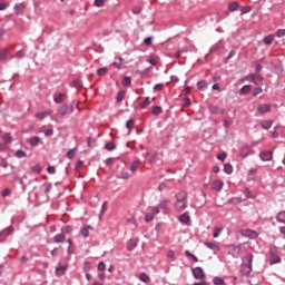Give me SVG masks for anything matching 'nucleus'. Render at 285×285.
I'll return each mask as SVG.
<instances>
[{
  "mask_svg": "<svg viewBox=\"0 0 285 285\" xmlns=\"http://www.w3.org/2000/svg\"><path fill=\"white\" fill-rule=\"evenodd\" d=\"M239 273L243 277H250V273H253V254L248 253L243 257Z\"/></svg>",
  "mask_w": 285,
  "mask_h": 285,
  "instance_id": "f257e3e1",
  "label": "nucleus"
},
{
  "mask_svg": "<svg viewBox=\"0 0 285 285\" xmlns=\"http://www.w3.org/2000/svg\"><path fill=\"white\" fill-rule=\"evenodd\" d=\"M175 198V210H177V213H184V210H186L188 206V194H186V191H179L178 194H176Z\"/></svg>",
  "mask_w": 285,
  "mask_h": 285,
  "instance_id": "f03ea898",
  "label": "nucleus"
},
{
  "mask_svg": "<svg viewBox=\"0 0 285 285\" xmlns=\"http://www.w3.org/2000/svg\"><path fill=\"white\" fill-rule=\"evenodd\" d=\"M72 112H75V106L65 104L58 109L57 117L63 119L66 115H72Z\"/></svg>",
  "mask_w": 285,
  "mask_h": 285,
  "instance_id": "7ed1b4c3",
  "label": "nucleus"
},
{
  "mask_svg": "<svg viewBox=\"0 0 285 285\" xmlns=\"http://www.w3.org/2000/svg\"><path fill=\"white\" fill-rule=\"evenodd\" d=\"M228 255H232L234 259H237L242 255V245H230L228 249Z\"/></svg>",
  "mask_w": 285,
  "mask_h": 285,
  "instance_id": "20e7f679",
  "label": "nucleus"
},
{
  "mask_svg": "<svg viewBox=\"0 0 285 285\" xmlns=\"http://www.w3.org/2000/svg\"><path fill=\"white\" fill-rule=\"evenodd\" d=\"M12 233H14L13 226H9V227L4 228L3 230H1L0 232V243L4 242L8 237H10V235H12Z\"/></svg>",
  "mask_w": 285,
  "mask_h": 285,
  "instance_id": "39448f33",
  "label": "nucleus"
},
{
  "mask_svg": "<svg viewBox=\"0 0 285 285\" xmlns=\"http://www.w3.org/2000/svg\"><path fill=\"white\" fill-rule=\"evenodd\" d=\"M247 79H250L255 86H259V83L264 81V77H262L261 73H250L247 76Z\"/></svg>",
  "mask_w": 285,
  "mask_h": 285,
  "instance_id": "423d86ee",
  "label": "nucleus"
},
{
  "mask_svg": "<svg viewBox=\"0 0 285 285\" xmlns=\"http://www.w3.org/2000/svg\"><path fill=\"white\" fill-rule=\"evenodd\" d=\"M269 257L271 264H279V262H282V258L279 257V255H277V249H271Z\"/></svg>",
  "mask_w": 285,
  "mask_h": 285,
  "instance_id": "0eeeda50",
  "label": "nucleus"
},
{
  "mask_svg": "<svg viewBox=\"0 0 285 285\" xmlns=\"http://www.w3.org/2000/svg\"><path fill=\"white\" fill-rule=\"evenodd\" d=\"M193 275L196 279H204L205 274L202 267H196L193 269Z\"/></svg>",
  "mask_w": 285,
  "mask_h": 285,
  "instance_id": "6e6552de",
  "label": "nucleus"
},
{
  "mask_svg": "<svg viewBox=\"0 0 285 285\" xmlns=\"http://www.w3.org/2000/svg\"><path fill=\"white\" fill-rule=\"evenodd\" d=\"M259 157L262 161H273V151H263Z\"/></svg>",
  "mask_w": 285,
  "mask_h": 285,
  "instance_id": "1a4fd4ad",
  "label": "nucleus"
},
{
  "mask_svg": "<svg viewBox=\"0 0 285 285\" xmlns=\"http://www.w3.org/2000/svg\"><path fill=\"white\" fill-rule=\"evenodd\" d=\"M8 57H10V59L14 58V56L8 52V49H0V61H8Z\"/></svg>",
  "mask_w": 285,
  "mask_h": 285,
  "instance_id": "9d476101",
  "label": "nucleus"
},
{
  "mask_svg": "<svg viewBox=\"0 0 285 285\" xmlns=\"http://www.w3.org/2000/svg\"><path fill=\"white\" fill-rule=\"evenodd\" d=\"M209 112L212 115H224L225 109L217 106H209Z\"/></svg>",
  "mask_w": 285,
  "mask_h": 285,
  "instance_id": "9b49d317",
  "label": "nucleus"
},
{
  "mask_svg": "<svg viewBox=\"0 0 285 285\" xmlns=\"http://www.w3.org/2000/svg\"><path fill=\"white\" fill-rule=\"evenodd\" d=\"M257 110H258L259 115H266V112H271V105H268V104L259 105L257 107Z\"/></svg>",
  "mask_w": 285,
  "mask_h": 285,
  "instance_id": "f8f14e48",
  "label": "nucleus"
},
{
  "mask_svg": "<svg viewBox=\"0 0 285 285\" xmlns=\"http://www.w3.org/2000/svg\"><path fill=\"white\" fill-rule=\"evenodd\" d=\"M14 12L16 14H23L26 12V3H18L14 6Z\"/></svg>",
  "mask_w": 285,
  "mask_h": 285,
  "instance_id": "ddd939ff",
  "label": "nucleus"
},
{
  "mask_svg": "<svg viewBox=\"0 0 285 285\" xmlns=\"http://www.w3.org/2000/svg\"><path fill=\"white\" fill-rule=\"evenodd\" d=\"M27 141L32 146H39L41 144V138L39 136H33L31 138H28Z\"/></svg>",
  "mask_w": 285,
  "mask_h": 285,
  "instance_id": "4468645a",
  "label": "nucleus"
},
{
  "mask_svg": "<svg viewBox=\"0 0 285 285\" xmlns=\"http://www.w3.org/2000/svg\"><path fill=\"white\" fill-rule=\"evenodd\" d=\"M67 271H68V266L58 265L57 268H56V275L58 277H61L62 275H66Z\"/></svg>",
  "mask_w": 285,
  "mask_h": 285,
  "instance_id": "2eb2a0df",
  "label": "nucleus"
},
{
  "mask_svg": "<svg viewBox=\"0 0 285 285\" xmlns=\"http://www.w3.org/2000/svg\"><path fill=\"white\" fill-rule=\"evenodd\" d=\"M212 188L213 190H222V188H224V181L222 180H214L213 184H212Z\"/></svg>",
  "mask_w": 285,
  "mask_h": 285,
  "instance_id": "dca6fc26",
  "label": "nucleus"
},
{
  "mask_svg": "<svg viewBox=\"0 0 285 285\" xmlns=\"http://www.w3.org/2000/svg\"><path fill=\"white\" fill-rule=\"evenodd\" d=\"M66 94H58L53 97V101L55 104H63V101H66Z\"/></svg>",
  "mask_w": 285,
  "mask_h": 285,
  "instance_id": "f3484780",
  "label": "nucleus"
},
{
  "mask_svg": "<svg viewBox=\"0 0 285 285\" xmlns=\"http://www.w3.org/2000/svg\"><path fill=\"white\" fill-rule=\"evenodd\" d=\"M178 219L180 224H190V216L188 215V213L180 215Z\"/></svg>",
  "mask_w": 285,
  "mask_h": 285,
  "instance_id": "a211bd4d",
  "label": "nucleus"
},
{
  "mask_svg": "<svg viewBox=\"0 0 285 285\" xmlns=\"http://www.w3.org/2000/svg\"><path fill=\"white\" fill-rule=\"evenodd\" d=\"M53 242L56 244H63L66 242V235L65 234H58L53 237Z\"/></svg>",
  "mask_w": 285,
  "mask_h": 285,
  "instance_id": "6ab92c4d",
  "label": "nucleus"
},
{
  "mask_svg": "<svg viewBox=\"0 0 285 285\" xmlns=\"http://www.w3.org/2000/svg\"><path fill=\"white\" fill-rule=\"evenodd\" d=\"M90 230H92V226L88 225L81 229L82 237H90Z\"/></svg>",
  "mask_w": 285,
  "mask_h": 285,
  "instance_id": "aec40b11",
  "label": "nucleus"
},
{
  "mask_svg": "<svg viewBox=\"0 0 285 285\" xmlns=\"http://www.w3.org/2000/svg\"><path fill=\"white\" fill-rule=\"evenodd\" d=\"M261 126L264 130H269L271 126H273V120H262Z\"/></svg>",
  "mask_w": 285,
  "mask_h": 285,
  "instance_id": "412c9836",
  "label": "nucleus"
},
{
  "mask_svg": "<svg viewBox=\"0 0 285 285\" xmlns=\"http://www.w3.org/2000/svg\"><path fill=\"white\" fill-rule=\"evenodd\" d=\"M248 155H250V147L248 146L243 147L240 150V157L246 158L248 157Z\"/></svg>",
  "mask_w": 285,
  "mask_h": 285,
  "instance_id": "4be33fe9",
  "label": "nucleus"
},
{
  "mask_svg": "<svg viewBox=\"0 0 285 285\" xmlns=\"http://www.w3.org/2000/svg\"><path fill=\"white\" fill-rule=\"evenodd\" d=\"M185 255L186 257H188V259H191V262H199V258H197V256H195L193 253H190V250H185Z\"/></svg>",
  "mask_w": 285,
  "mask_h": 285,
  "instance_id": "5701e85b",
  "label": "nucleus"
},
{
  "mask_svg": "<svg viewBox=\"0 0 285 285\" xmlns=\"http://www.w3.org/2000/svg\"><path fill=\"white\" fill-rule=\"evenodd\" d=\"M239 8V3L238 2H230L229 4H228V10L230 11V12H235L237 9Z\"/></svg>",
  "mask_w": 285,
  "mask_h": 285,
  "instance_id": "b1692460",
  "label": "nucleus"
},
{
  "mask_svg": "<svg viewBox=\"0 0 285 285\" xmlns=\"http://www.w3.org/2000/svg\"><path fill=\"white\" fill-rule=\"evenodd\" d=\"M139 279H140V282H144L145 284H148V282H150V276H148V274H146V273H141L139 275Z\"/></svg>",
  "mask_w": 285,
  "mask_h": 285,
  "instance_id": "393cba45",
  "label": "nucleus"
},
{
  "mask_svg": "<svg viewBox=\"0 0 285 285\" xmlns=\"http://www.w3.org/2000/svg\"><path fill=\"white\" fill-rule=\"evenodd\" d=\"M140 164H141V161L135 160V161L131 164V166H130L131 173H137V169L139 168Z\"/></svg>",
  "mask_w": 285,
  "mask_h": 285,
  "instance_id": "a878e982",
  "label": "nucleus"
},
{
  "mask_svg": "<svg viewBox=\"0 0 285 285\" xmlns=\"http://www.w3.org/2000/svg\"><path fill=\"white\" fill-rule=\"evenodd\" d=\"M224 173H226V175H233V165L230 164H225L224 165Z\"/></svg>",
  "mask_w": 285,
  "mask_h": 285,
  "instance_id": "bb28decb",
  "label": "nucleus"
},
{
  "mask_svg": "<svg viewBox=\"0 0 285 285\" xmlns=\"http://www.w3.org/2000/svg\"><path fill=\"white\" fill-rule=\"evenodd\" d=\"M198 86V90H205L206 88H208V82H206V80H200L197 82Z\"/></svg>",
  "mask_w": 285,
  "mask_h": 285,
  "instance_id": "cd10ccee",
  "label": "nucleus"
},
{
  "mask_svg": "<svg viewBox=\"0 0 285 285\" xmlns=\"http://www.w3.org/2000/svg\"><path fill=\"white\" fill-rule=\"evenodd\" d=\"M77 155V148L70 149L67 154L66 157L68 159H75V156Z\"/></svg>",
  "mask_w": 285,
  "mask_h": 285,
  "instance_id": "c85d7f7f",
  "label": "nucleus"
},
{
  "mask_svg": "<svg viewBox=\"0 0 285 285\" xmlns=\"http://www.w3.org/2000/svg\"><path fill=\"white\" fill-rule=\"evenodd\" d=\"M125 98H126V91L124 90L119 91L117 95V104H121V101H124Z\"/></svg>",
  "mask_w": 285,
  "mask_h": 285,
  "instance_id": "c756f323",
  "label": "nucleus"
},
{
  "mask_svg": "<svg viewBox=\"0 0 285 285\" xmlns=\"http://www.w3.org/2000/svg\"><path fill=\"white\" fill-rule=\"evenodd\" d=\"M277 222L285 224V212H279L276 216Z\"/></svg>",
  "mask_w": 285,
  "mask_h": 285,
  "instance_id": "7c9ffc66",
  "label": "nucleus"
},
{
  "mask_svg": "<svg viewBox=\"0 0 285 285\" xmlns=\"http://www.w3.org/2000/svg\"><path fill=\"white\" fill-rule=\"evenodd\" d=\"M252 88L250 85H246L244 86L240 90H239V95H248V92H250Z\"/></svg>",
  "mask_w": 285,
  "mask_h": 285,
  "instance_id": "2f4dec72",
  "label": "nucleus"
},
{
  "mask_svg": "<svg viewBox=\"0 0 285 285\" xmlns=\"http://www.w3.org/2000/svg\"><path fill=\"white\" fill-rule=\"evenodd\" d=\"M98 77H104V75H108V67H102L97 70Z\"/></svg>",
  "mask_w": 285,
  "mask_h": 285,
  "instance_id": "473e14b6",
  "label": "nucleus"
},
{
  "mask_svg": "<svg viewBox=\"0 0 285 285\" xmlns=\"http://www.w3.org/2000/svg\"><path fill=\"white\" fill-rule=\"evenodd\" d=\"M118 179H130V174L128 171H121L117 176Z\"/></svg>",
  "mask_w": 285,
  "mask_h": 285,
  "instance_id": "72a5a7b5",
  "label": "nucleus"
},
{
  "mask_svg": "<svg viewBox=\"0 0 285 285\" xmlns=\"http://www.w3.org/2000/svg\"><path fill=\"white\" fill-rule=\"evenodd\" d=\"M168 200H163L159 203L158 208H160V210H167L168 209Z\"/></svg>",
  "mask_w": 285,
  "mask_h": 285,
  "instance_id": "f704fd0d",
  "label": "nucleus"
},
{
  "mask_svg": "<svg viewBox=\"0 0 285 285\" xmlns=\"http://www.w3.org/2000/svg\"><path fill=\"white\" fill-rule=\"evenodd\" d=\"M163 109L159 106H155L151 110V114L155 115L156 117L161 115Z\"/></svg>",
  "mask_w": 285,
  "mask_h": 285,
  "instance_id": "c9c22d12",
  "label": "nucleus"
},
{
  "mask_svg": "<svg viewBox=\"0 0 285 285\" xmlns=\"http://www.w3.org/2000/svg\"><path fill=\"white\" fill-rule=\"evenodd\" d=\"M16 157H18V159H23V157H28V154H26V151L19 149L16 151Z\"/></svg>",
  "mask_w": 285,
  "mask_h": 285,
  "instance_id": "e433bc0d",
  "label": "nucleus"
},
{
  "mask_svg": "<svg viewBox=\"0 0 285 285\" xmlns=\"http://www.w3.org/2000/svg\"><path fill=\"white\" fill-rule=\"evenodd\" d=\"M205 246H207V248H210V250H219V246H217V244L215 243H205Z\"/></svg>",
  "mask_w": 285,
  "mask_h": 285,
  "instance_id": "4c0bfd02",
  "label": "nucleus"
},
{
  "mask_svg": "<svg viewBox=\"0 0 285 285\" xmlns=\"http://www.w3.org/2000/svg\"><path fill=\"white\" fill-rule=\"evenodd\" d=\"M213 283L215 285H224L225 284L224 278H222L219 276L214 277Z\"/></svg>",
  "mask_w": 285,
  "mask_h": 285,
  "instance_id": "58836bf2",
  "label": "nucleus"
},
{
  "mask_svg": "<svg viewBox=\"0 0 285 285\" xmlns=\"http://www.w3.org/2000/svg\"><path fill=\"white\" fill-rule=\"evenodd\" d=\"M105 148H106V150H115L116 148H117V145H115V142H107L106 145H105Z\"/></svg>",
  "mask_w": 285,
  "mask_h": 285,
  "instance_id": "ea45409f",
  "label": "nucleus"
},
{
  "mask_svg": "<svg viewBox=\"0 0 285 285\" xmlns=\"http://www.w3.org/2000/svg\"><path fill=\"white\" fill-rule=\"evenodd\" d=\"M61 233L62 234H68V233H72V226L70 225H66L61 228Z\"/></svg>",
  "mask_w": 285,
  "mask_h": 285,
  "instance_id": "a19ab883",
  "label": "nucleus"
},
{
  "mask_svg": "<svg viewBox=\"0 0 285 285\" xmlns=\"http://www.w3.org/2000/svg\"><path fill=\"white\" fill-rule=\"evenodd\" d=\"M126 128H128V130H132V128H135V119H129L126 124Z\"/></svg>",
  "mask_w": 285,
  "mask_h": 285,
  "instance_id": "79ce46f5",
  "label": "nucleus"
},
{
  "mask_svg": "<svg viewBox=\"0 0 285 285\" xmlns=\"http://www.w3.org/2000/svg\"><path fill=\"white\" fill-rule=\"evenodd\" d=\"M150 106V97H146L145 101L140 104V108H148Z\"/></svg>",
  "mask_w": 285,
  "mask_h": 285,
  "instance_id": "37998d69",
  "label": "nucleus"
},
{
  "mask_svg": "<svg viewBox=\"0 0 285 285\" xmlns=\"http://www.w3.org/2000/svg\"><path fill=\"white\" fill-rule=\"evenodd\" d=\"M72 86L73 88H77V90H81L82 86H81V80H73L72 81Z\"/></svg>",
  "mask_w": 285,
  "mask_h": 285,
  "instance_id": "c03bdc74",
  "label": "nucleus"
},
{
  "mask_svg": "<svg viewBox=\"0 0 285 285\" xmlns=\"http://www.w3.org/2000/svg\"><path fill=\"white\" fill-rule=\"evenodd\" d=\"M3 141L4 144H10V141H12V136L10 134H4L3 135Z\"/></svg>",
  "mask_w": 285,
  "mask_h": 285,
  "instance_id": "a18cd8bd",
  "label": "nucleus"
},
{
  "mask_svg": "<svg viewBox=\"0 0 285 285\" xmlns=\"http://www.w3.org/2000/svg\"><path fill=\"white\" fill-rule=\"evenodd\" d=\"M265 46H271L273 43V36H267L264 38Z\"/></svg>",
  "mask_w": 285,
  "mask_h": 285,
  "instance_id": "49530a36",
  "label": "nucleus"
},
{
  "mask_svg": "<svg viewBox=\"0 0 285 285\" xmlns=\"http://www.w3.org/2000/svg\"><path fill=\"white\" fill-rule=\"evenodd\" d=\"M130 83H132V80L130 79V77H125L122 79V86L128 87V86H130Z\"/></svg>",
  "mask_w": 285,
  "mask_h": 285,
  "instance_id": "de8ad7c7",
  "label": "nucleus"
},
{
  "mask_svg": "<svg viewBox=\"0 0 285 285\" xmlns=\"http://www.w3.org/2000/svg\"><path fill=\"white\" fill-rule=\"evenodd\" d=\"M32 173L39 174L41 173L42 168L41 165H35L33 167H31Z\"/></svg>",
  "mask_w": 285,
  "mask_h": 285,
  "instance_id": "09e8293b",
  "label": "nucleus"
},
{
  "mask_svg": "<svg viewBox=\"0 0 285 285\" xmlns=\"http://www.w3.org/2000/svg\"><path fill=\"white\" fill-rule=\"evenodd\" d=\"M46 115H50V111L36 114L37 119H46Z\"/></svg>",
  "mask_w": 285,
  "mask_h": 285,
  "instance_id": "8fccbe9b",
  "label": "nucleus"
},
{
  "mask_svg": "<svg viewBox=\"0 0 285 285\" xmlns=\"http://www.w3.org/2000/svg\"><path fill=\"white\" fill-rule=\"evenodd\" d=\"M159 157L158 153H154L151 155V158L149 159V164H155L157 161V158Z\"/></svg>",
  "mask_w": 285,
  "mask_h": 285,
  "instance_id": "3c124183",
  "label": "nucleus"
},
{
  "mask_svg": "<svg viewBox=\"0 0 285 285\" xmlns=\"http://www.w3.org/2000/svg\"><path fill=\"white\" fill-rule=\"evenodd\" d=\"M2 197H10L12 195V191L9 188H6L1 193Z\"/></svg>",
  "mask_w": 285,
  "mask_h": 285,
  "instance_id": "603ef678",
  "label": "nucleus"
},
{
  "mask_svg": "<svg viewBox=\"0 0 285 285\" xmlns=\"http://www.w3.org/2000/svg\"><path fill=\"white\" fill-rule=\"evenodd\" d=\"M262 92H264V90L261 87H257L253 91V97H257V95H262Z\"/></svg>",
  "mask_w": 285,
  "mask_h": 285,
  "instance_id": "864d4df0",
  "label": "nucleus"
},
{
  "mask_svg": "<svg viewBox=\"0 0 285 285\" xmlns=\"http://www.w3.org/2000/svg\"><path fill=\"white\" fill-rule=\"evenodd\" d=\"M136 247H137V242L134 240L128 244L127 250H135Z\"/></svg>",
  "mask_w": 285,
  "mask_h": 285,
  "instance_id": "5fc2aeb1",
  "label": "nucleus"
},
{
  "mask_svg": "<svg viewBox=\"0 0 285 285\" xmlns=\"http://www.w3.org/2000/svg\"><path fill=\"white\" fill-rule=\"evenodd\" d=\"M23 57H26V51H24V50H19V51L16 53V58H17V59H23Z\"/></svg>",
  "mask_w": 285,
  "mask_h": 285,
  "instance_id": "6e6d98bb",
  "label": "nucleus"
},
{
  "mask_svg": "<svg viewBox=\"0 0 285 285\" xmlns=\"http://www.w3.org/2000/svg\"><path fill=\"white\" fill-rule=\"evenodd\" d=\"M149 210H151V213H154V215H159L161 209L159 206H156V207H149Z\"/></svg>",
  "mask_w": 285,
  "mask_h": 285,
  "instance_id": "4d7b16f0",
  "label": "nucleus"
},
{
  "mask_svg": "<svg viewBox=\"0 0 285 285\" xmlns=\"http://www.w3.org/2000/svg\"><path fill=\"white\" fill-rule=\"evenodd\" d=\"M153 219H155V216L153 214L145 215V222H147V224H149V222H153Z\"/></svg>",
  "mask_w": 285,
  "mask_h": 285,
  "instance_id": "13d9d810",
  "label": "nucleus"
},
{
  "mask_svg": "<svg viewBox=\"0 0 285 285\" xmlns=\"http://www.w3.org/2000/svg\"><path fill=\"white\" fill-rule=\"evenodd\" d=\"M104 3H106V0H95V6L97 8H104Z\"/></svg>",
  "mask_w": 285,
  "mask_h": 285,
  "instance_id": "bf43d9fd",
  "label": "nucleus"
},
{
  "mask_svg": "<svg viewBox=\"0 0 285 285\" xmlns=\"http://www.w3.org/2000/svg\"><path fill=\"white\" fill-rule=\"evenodd\" d=\"M220 234H222V228L216 227L215 230H214L213 237L217 238V237H219Z\"/></svg>",
  "mask_w": 285,
  "mask_h": 285,
  "instance_id": "052dcab7",
  "label": "nucleus"
},
{
  "mask_svg": "<svg viewBox=\"0 0 285 285\" xmlns=\"http://www.w3.org/2000/svg\"><path fill=\"white\" fill-rule=\"evenodd\" d=\"M242 14H247V12H250V7L249 6H245L240 9Z\"/></svg>",
  "mask_w": 285,
  "mask_h": 285,
  "instance_id": "680f3d73",
  "label": "nucleus"
},
{
  "mask_svg": "<svg viewBox=\"0 0 285 285\" xmlns=\"http://www.w3.org/2000/svg\"><path fill=\"white\" fill-rule=\"evenodd\" d=\"M153 37H147L145 40H144V43L146 45V46H153Z\"/></svg>",
  "mask_w": 285,
  "mask_h": 285,
  "instance_id": "e2e57ef3",
  "label": "nucleus"
},
{
  "mask_svg": "<svg viewBox=\"0 0 285 285\" xmlns=\"http://www.w3.org/2000/svg\"><path fill=\"white\" fill-rule=\"evenodd\" d=\"M121 61H124V58H119V62H112V66H115V68H118V70H121Z\"/></svg>",
  "mask_w": 285,
  "mask_h": 285,
  "instance_id": "0e129e2a",
  "label": "nucleus"
},
{
  "mask_svg": "<svg viewBox=\"0 0 285 285\" xmlns=\"http://www.w3.org/2000/svg\"><path fill=\"white\" fill-rule=\"evenodd\" d=\"M276 37L281 38V37H285V29H279L276 31Z\"/></svg>",
  "mask_w": 285,
  "mask_h": 285,
  "instance_id": "69168bd1",
  "label": "nucleus"
},
{
  "mask_svg": "<svg viewBox=\"0 0 285 285\" xmlns=\"http://www.w3.org/2000/svg\"><path fill=\"white\" fill-rule=\"evenodd\" d=\"M154 90L159 91V90H164V83H157L154 86Z\"/></svg>",
  "mask_w": 285,
  "mask_h": 285,
  "instance_id": "338daca9",
  "label": "nucleus"
},
{
  "mask_svg": "<svg viewBox=\"0 0 285 285\" xmlns=\"http://www.w3.org/2000/svg\"><path fill=\"white\" fill-rule=\"evenodd\" d=\"M98 271H106V263L100 262V263L98 264Z\"/></svg>",
  "mask_w": 285,
  "mask_h": 285,
  "instance_id": "774afa93",
  "label": "nucleus"
}]
</instances>
